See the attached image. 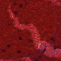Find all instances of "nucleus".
<instances>
[{
    "label": "nucleus",
    "instance_id": "obj_3",
    "mask_svg": "<svg viewBox=\"0 0 61 61\" xmlns=\"http://www.w3.org/2000/svg\"><path fill=\"white\" fill-rule=\"evenodd\" d=\"M59 48V46H57V47H54V50H55V49H56V48Z\"/></svg>",
    "mask_w": 61,
    "mask_h": 61
},
{
    "label": "nucleus",
    "instance_id": "obj_6",
    "mask_svg": "<svg viewBox=\"0 0 61 61\" xmlns=\"http://www.w3.org/2000/svg\"><path fill=\"white\" fill-rule=\"evenodd\" d=\"M39 58H40V59H41V56H39Z\"/></svg>",
    "mask_w": 61,
    "mask_h": 61
},
{
    "label": "nucleus",
    "instance_id": "obj_5",
    "mask_svg": "<svg viewBox=\"0 0 61 61\" xmlns=\"http://www.w3.org/2000/svg\"><path fill=\"white\" fill-rule=\"evenodd\" d=\"M17 53H21V51H18Z\"/></svg>",
    "mask_w": 61,
    "mask_h": 61
},
{
    "label": "nucleus",
    "instance_id": "obj_9",
    "mask_svg": "<svg viewBox=\"0 0 61 61\" xmlns=\"http://www.w3.org/2000/svg\"><path fill=\"white\" fill-rule=\"evenodd\" d=\"M51 40H53L54 39L53 38H51Z\"/></svg>",
    "mask_w": 61,
    "mask_h": 61
},
{
    "label": "nucleus",
    "instance_id": "obj_10",
    "mask_svg": "<svg viewBox=\"0 0 61 61\" xmlns=\"http://www.w3.org/2000/svg\"><path fill=\"white\" fill-rule=\"evenodd\" d=\"M5 52V51H3V52Z\"/></svg>",
    "mask_w": 61,
    "mask_h": 61
},
{
    "label": "nucleus",
    "instance_id": "obj_8",
    "mask_svg": "<svg viewBox=\"0 0 61 61\" xmlns=\"http://www.w3.org/2000/svg\"><path fill=\"white\" fill-rule=\"evenodd\" d=\"M15 15H17V12H15Z\"/></svg>",
    "mask_w": 61,
    "mask_h": 61
},
{
    "label": "nucleus",
    "instance_id": "obj_1",
    "mask_svg": "<svg viewBox=\"0 0 61 61\" xmlns=\"http://www.w3.org/2000/svg\"><path fill=\"white\" fill-rule=\"evenodd\" d=\"M30 58L31 60H32L33 61H39V59L38 58H36V57H33V56L32 55L30 56Z\"/></svg>",
    "mask_w": 61,
    "mask_h": 61
},
{
    "label": "nucleus",
    "instance_id": "obj_4",
    "mask_svg": "<svg viewBox=\"0 0 61 61\" xmlns=\"http://www.w3.org/2000/svg\"><path fill=\"white\" fill-rule=\"evenodd\" d=\"M10 45H8V47H9V48H10Z\"/></svg>",
    "mask_w": 61,
    "mask_h": 61
},
{
    "label": "nucleus",
    "instance_id": "obj_11",
    "mask_svg": "<svg viewBox=\"0 0 61 61\" xmlns=\"http://www.w3.org/2000/svg\"><path fill=\"white\" fill-rule=\"evenodd\" d=\"M3 51H4V50H3Z\"/></svg>",
    "mask_w": 61,
    "mask_h": 61
},
{
    "label": "nucleus",
    "instance_id": "obj_2",
    "mask_svg": "<svg viewBox=\"0 0 61 61\" xmlns=\"http://www.w3.org/2000/svg\"><path fill=\"white\" fill-rule=\"evenodd\" d=\"M22 7H23V5H22V4L20 5L19 6V7H20V8H22Z\"/></svg>",
    "mask_w": 61,
    "mask_h": 61
},
{
    "label": "nucleus",
    "instance_id": "obj_7",
    "mask_svg": "<svg viewBox=\"0 0 61 61\" xmlns=\"http://www.w3.org/2000/svg\"><path fill=\"white\" fill-rule=\"evenodd\" d=\"M19 40H22V38H19Z\"/></svg>",
    "mask_w": 61,
    "mask_h": 61
}]
</instances>
